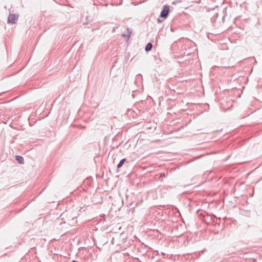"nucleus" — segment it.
<instances>
[{"label": "nucleus", "mask_w": 262, "mask_h": 262, "mask_svg": "<svg viewBox=\"0 0 262 262\" xmlns=\"http://www.w3.org/2000/svg\"><path fill=\"white\" fill-rule=\"evenodd\" d=\"M18 17L15 14H10L9 15L7 23L8 24H15L17 23Z\"/></svg>", "instance_id": "nucleus-1"}, {"label": "nucleus", "mask_w": 262, "mask_h": 262, "mask_svg": "<svg viewBox=\"0 0 262 262\" xmlns=\"http://www.w3.org/2000/svg\"><path fill=\"white\" fill-rule=\"evenodd\" d=\"M169 7L168 5H164V8L160 13V17L163 18L167 17L169 13Z\"/></svg>", "instance_id": "nucleus-2"}, {"label": "nucleus", "mask_w": 262, "mask_h": 262, "mask_svg": "<svg viewBox=\"0 0 262 262\" xmlns=\"http://www.w3.org/2000/svg\"><path fill=\"white\" fill-rule=\"evenodd\" d=\"M152 48V43H150V42H148L146 45V47L145 48V50L146 52H149V51H150L151 50Z\"/></svg>", "instance_id": "nucleus-3"}, {"label": "nucleus", "mask_w": 262, "mask_h": 262, "mask_svg": "<svg viewBox=\"0 0 262 262\" xmlns=\"http://www.w3.org/2000/svg\"><path fill=\"white\" fill-rule=\"evenodd\" d=\"M15 159L20 164L24 163V158L20 156H16Z\"/></svg>", "instance_id": "nucleus-4"}, {"label": "nucleus", "mask_w": 262, "mask_h": 262, "mask_svg": "<svg viewBox=\"0 0 262 262\" xmlns=\"http://www.w3.org/2000/svg\"><path fill=\"white\" fill-rule=\"evenodd\" d=\"M126 161V159L125 158H124V159H122L120 161V162L118 163V164L117 165V168L119 169V168H120L124 164V162Z\"/></svg>", "instance_id": "nucleus-5"}, {"label": "nucleus", "mask_w": 262, "mask_h": 262, "mask_svg": "<svg viewBox=\"0 0 262 262\" xmlns=\"http://www.w3.org/2000/svg\"><path fill=\"white\" fill-rule=\"evenodd\" d=\"M127 34L126 35V36L128 38H129L131 35L132 31L129 28L127 29Z\"/></svg>", "instance_id": "nucleus-6"}, {"label": "nucleus", "mask_w": 262, "mask_h": 262, "mask_svg": "<svg viewBox=\"0 0 262 262\" xmlns=\"http://www.w3.org/2000/svg\"><path fill=\"white\" fill-rule=\"evenodd\" d=\"M165 177V174L164 173H160V177L159 179H160L161 178H163Z\"/></svg>", "instance_id": "nucleus-7"}, {"label": "nucleus", "mask_w": 262, "mask_h": 262, "mask_svg": "<svg viewBox=\"0 0 262 262\" xmlns=\"http://www.w3.org/2000/svg\"><path fill=\"white\" fill-rule=\"evenodd\" d=\"M163 20H161L160 18H158V19H157V22H158V23H159V24H160V23H162V22H163Z\"/></svg>", "instance_id": "nucleus-8"}, {"label": "nucleus", "mask_w": 262, "mask_h": 262, "mask_svg": "<svg viewBox=\"0 0 262 262\" xmlns=\"http://www.w3.org/2000/svg\"><path fill=\"white\" fill-rule=\"evenodd\" d=\"M72 262H78V261H77V260H73Z\"/></svg>", "instance_id": "nucleus-9"}]
</instances>
